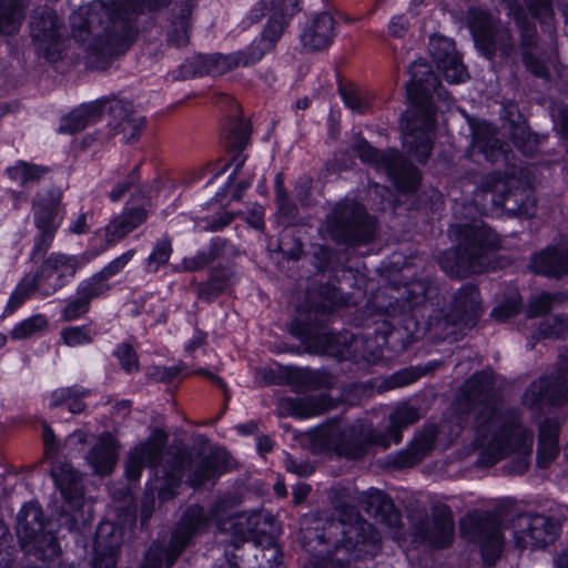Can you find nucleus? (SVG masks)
<instances>
[{
  "mask_svg": "<svg viewBox=\"0 0 568 568\" xmlns=\"http://www.w3.org/2000/svg\"><path fill=\"white\" fill-rule=\"evenodd\" d=\"M106 111L110 133L120 136L124 143H134L144 129V118L134 111L132 104L120 99L102 100Z\"/></svg>",
  "mask_w": 568,
  "mask_h": 568,
  "instance_id": "obj_15",
  "label": "nucleus"
},
{
  "mask_svg": "<svg viewBox=\"0 0 568 568\" xmlns=\"http://www.w3.org/2000/svg\"><path fill=\"white\" fill-rule=\"evenodd\" d=\"M515 540L520 548H544L554 542L560 525L544 515H521L516 523Z\"/></svg>",
  "mask_w": 568,
  "mask_h": 568,
  "instance_id": "obj_16",
  "label": "nucleus"
},
{
  "mask_svg": "<svg viewBox=\"0 0 568 568\" xmlns=\"http://www.w3.org/2000/svg\"><path fill=\"white\" fill-rule=\"evenodd\" d=\"M437 68L450 83H460L469 78L467 69L457 52L447 59L446 62L438 64Z\"/></svg>",
  "mask_w": 568,
  "mask_h": 568,
  "instance_id": "obj_49",
  "label": "nucleus"
},
{
  "mask_svg": "<svg viewBox=\"0 0 568 568\" xmlns=\"http://www.w3.org/2000/svg\"><path fill=\"white\" fill-rule=\"evenodd\" d=\"M61 338L68 346L90 344L93 341L91 331L87 326L65 327L61 331Z\"/></svg>",
  "mask_w": 568,
  "mask_h": 568,
  "instance_id": "obj_59",
  "label": "nucleus"
},
{
  "mask_svg": "<svg viewBox=\"0 0 568 568\" xmlns=\"http://www.w3.org/2000/svg\"><path fill=\"white\" fill-rule=\"evenodd\" d=\"M195 3L193 0H183L173 8V18L168 30V43L172 47H183L190 40V18Z\"/></svg>",
  "mask_w": 568,
  "mask_h": 568,
  "instance_id": "obj_31",
  "label": "nucleus"
},
{
  "mask_svg": "<svg viewBox=\"0 0 568 568\" xmlns=\"http://www.w3.org/2000/svg\"><path fill=\"white\" fill-rule=\"evenodd\" d=\"M30 0H0V33L13 34L19 31Z\"/></svg>",
  "mask_w": 568,
  "mask_h": 568,
  "instance_id": "obj_38",
  "label": "nucleus"
},
{
  "mask_svg": "<svg viewBox=\"0 0 568 568\" xmlns=\"http://www.w3.org/2000/svg\"><path fill=\"white\" fill-rule=\"evenodd\" d=\"M103 113V103L98 100L89 104H82L60 121L58 131L60 133L74 134L94 123Z\"/></svg>",
  "mask_w": 568,
  "mask_h": 568,
  "instance_id": "obj_33",
  "label": "nucleus"
},
{
  "mask_svg": "<svg viewBox=\"0 0 568 568\" xmlns=\"http://www.w3.org/2000/svg\"><path fill=\"white\" fill-rule=\"evenodd\" d=\"M515 23L520 32L519 47L521 50V57L527 52L528 54L539 52L538 33L535 23L528 19V16L520 21H515Z\"/></svg>",
  "mask_w": 568,
  "mask_h": 568,
  "instance_id": "obj_46",
  "label": "nucleus"
},
{
  "mask_svg": "<svg viewBox=\"0 0 568 568\" xmlns=\"http://www.w3.org/2000/svg\"><path fill=\"white\" fill-rule=\"evenodd\" d=\"M44 516L39 505L30 503L23 506L17 516V535L23 542H31L42 532Z\"/></svg>",
  "mask_w": 568,
  "mask_h": 568,
  "instance_id": "obj_36",
  "label": "nucleus"
},
{
  "mask_svg": "<svg viewBox=\"0 0 568 568\" xmlns=\"http://www.w3.org/2000/svg\"><path fill=\"white\" fill-rule=\"evenodd\" d=\"M16 549L12 536L2 520H0V568H11L14 561Z\"/></svg>",
  "mask_w": 568,
  "mask_h": 568,
  "instance_id": "obj_57",
  "label": "nucleus"
},
{
  "mask_svg": "<svg viewBox=\"0 0 568 568\" xmlns=\"http://www.w3.org/2000/svg\"><path fill=\"white\" fill-rule=\"evenodd\" d=\"M438 436V429L435 425L426 426L415 436L409 446L399 452L394 458L396 468H408L420 463L434 448Z\"/></svg>",
  "mask_w": 568,
  "mask_h": 568,
  "instance_id": "obj_27",
  "label": "nucleus"
},
{
  "mask_svg": "<svg viewBox=\"0 0 568 568\" xmlns=\"http://www.w3.org/2000/svg\"><path fill=\"white\" fill-rule=\"evenodd\" d=\"M243 53H231L223 55L220 53L214 54H199L187 60L181 67L183 77L195 75H221L241 65Z\"/></svg>",
  "mask_w": 568,
  "mask_h": 568,
  "instance_id": "obj_22",
  "label": "nucleus"
},
{
  "mask_svg": "<svg viewBox=\"0 0 568 568\" xmlns=\"http://www.w3.org/2000/svg\"><path fill=\"white\" fill-rule=\"evenodd\" d=\"M248 551L245 554V558L253 554L256 560H260L258 565L254 568H275L281 564L282 554L277 547L258 548L256 545H251Z\"/></svg>",
  "mask_w": 568,
  "mask_h": 568,
  "instance_id": "obj_51",
  "label": "nucleus"
},
{
  "mask_svg": "<svg viewBox=\"0 0 568 568\" xmlns=\"http://www.w3.org/2000/svg\"><path fill=\"white\" fill-rule=\"evenodd\" d=\"M285 405L291 415L311 417L326 412L332 407V400L326 394H318L303 398H287Z\"/></svg>",
  "mask_w": 568,
  "mask_h": 568,
  "instance_id": "obj_39",
  "label": "nucleus"
},
{
  "mask_svg": "<svg viewBox=\"0 0 568 568\" xmlns=\"http://www.w3.org/2000/svg\"><path fill=\"white\" fill-rule=\"evenodd\" d=\"M61 203V192L59 190H49L44 194H39L33 203L34 222L40 234L36 239V244L31 253V260L37 261L45 255L55 235V216Z\"/></svg>",
  "mask_w": 568,
  "mask_h": 568,
  "instance_id": "obj_14",
  "label": "nucleus"
},
{
  "mask_svg": "<svg viewBox=\"0 0 568 568\" xmlns=\"http://www.w3.org/2000/svg\"><path fill=\"white\" fill-rule=\"evenodd\" d=\"M115 356L120 361V364L122 368L126 373H132L133 371L139 369V359L138 355L132 347V345L128 343H122L118 346L116 351L114 352Z\"/></svg>",
  "mask_w": 568,
  "mask_h": 568,
  "instance_id": "obj_60",
  "label": "nucleus"
},
{
  "mask_svg": "<svg viewBox=\"0 0 568 568\" xmlns=\"http://www.w3.org/2000/svg\"><path fill=\"white\" fill-rule=\"evenodd\" d=\"M523 403L530 408H540L545 404L568 405V373L557 371L554 377H542L525 390Z\"/></svg>",
  "mask_w": 568,
  "mask_h": 568,
  "instance_id": "obj_17",
  "label": "nucleus"
},
{
  "mask_svg": "<svg viewBox=\"0 0 568 568\" xmlns=\"http://www.w3.org/2000/svg\"><path fill=\"white\" fill-rule=\"evenodd\" d=\"M109 290L110 285H108L105 281L99 276V273H97L79 285L77 294H80L90 303L92 298L102 295Z\"/></svg>",
  "mask_w": 568,
  "mask_h": 568,
  "instance_id": "obj_58",
  "label": "nucleus"
},
{
  "mask_svg": "<svg viewBox=\"0 0 568 568\" xmlns=\"http://www.w3.org/2000/svg\"><path fill=\"white\" fill-rule=\"evenodd\" d=\"M260 519L261 513L250 511L236 514L227 519L220 520V530L231 535L229 540V547L233 548L230 549L231 551L243 554V556L250 552L248 548L244 547V544L253 538L257 530Z\"/></svg>",
  "mask_w": 568,
  "mask_h": 568,
  "instance_id": "obj_23",
  "label": "nucleus"
},
{
  "mask_svg": "<svg viewBox=\"0 0 568 568\" xmlns=\"http://www.w3.org/2000/svg\"><path fill=\"white\" fill-rule=\"evenodd\" d=\"M405 302L409 308L417 306H439L442 304V296L438 285L430 277L414 280L405 286Z\"/></svg>",
  "mask_w": 568,
  "mask_h": 568,
  "instance_id": "obj_32",
  "label": "nucleus"
},
{
  "mask_svg": "<svg viewBox=\"0 0 568 568\" xmlns=\"http://www.w3.org/2000/svg\"><path fill=\"white\" fill-rule=\"evenodd\" d=\"M524 65L530 71L532 74L539 78H548L549 69L540 57L539 52H532L528 54V52L521 57Z\"/></svg>",
  "mask_w": 568,
  "mask_h": 568,
  "instance_id": "obj_63",
  "label": "nucleus"
},
{
  "mask_svg": "<svg viewBox=\"0 0 568 568\" xmlns=\"http://www.w3.org/2000/svg\"><path fill=\"white\" fill-rule=\"evenodd\" d=\"M467 20L476 44L498 24L493 16L481 8H470L467 11Z\"/></svg>",
  "mask_w": 568,
  "mask_h": 568,
  "instance_id": "obj_43",
  "label": "nucleus"
},
{
  "mask_svg": "<svg viewBox=\"0 0 568 568\" xmlns=\"http://www.w3.org/2000/svg\"><path fill=\"white\" fill-rule=\"evenodd\" d=\"M520 311V301L517 296H511L510 298L503 302L500 305L495 307L491 312V316L500 322L506 321L508 318L514 317Z\"/></svg>",
  "mask_w": 568,
  "mask_h": 568,
  "instance_id": "obj_64",
  "label": "nucleus"
},
{
  "mask_svg": "<svg viewBox=\"0 0 568 568\" xmlns=\"http://www.w3.org/2000/svg\"><path fill=\"white\" fill-rule=\"evenodd\" d=\"M51 475L68 507L63 511L72 510L65 524L70 530L79 529L80 524L87 520L83 515L84 490L81 474L70 463L59 462L52 467Z\"/></svg>",
  "mask_w": 568,
  "mask_h": 568,
  "instance_id": "obj_13",
  "label": "nucleus"
},
{
  "mask_svg": "<svg viewBox=\"0 0 568 568\" xmlns=\"http://www.w3.org/2000/svg\"><path fill=\"white\" fill-rule=\"evenodd\" d=\"M287 21L288 19L283 18L281 14L270 16L267 24L265 26L261 37V43H265V49L274 48L287 26Z\"/></svg>",
  "mask_w": 568,
  "mask_h": 568,
  "instance_id": "obj_48",
  "label": "nucleus"
},
{
  "mask_svg": "<svg viewBox=\"0 0 568 568\" xmlns=\"http://www.w3.org/2000/svg\"><path fill=\"white\" fill-rule=\"evenodd\" d=\"M542 337L561 338L568 332V315H555L540 323L538 328Z\"/></svg>",
  "mask_w": 568,
  "mask_h": 568,
  "instance_id": "obj_54",
  "label": "nucleus"
},
{
  "mask_svg": "<svg viewBox=\"0 0 568 568\" xmlns=\"http://www.w3.org/2000/svg\"><path fill=\"white\" fill-rule=\"evenodd\" d=\"M456 409L474 412L475 443L489 464L514 454L509 471L523 474L528 469L534 433L524 426L520 410L503 398L491 372H477L463 384Z\"/></svg>",
  "mask_w": 568,
  "mask_h": 568,
  "instance_id": "obj_1",
  "label": "nucleus"
},
{
  "mask_svg": "<svg viewBox=\"0 0 568 568\" xmlns=\"http://www.w3.org/2000/svg\"><path fill=\"white\" fill-rule=\"evenodd\" d=\"M464 328L460 322L452 318V312L443 314V311L435 310L427 320V334L429 338L440 341L446 339L448 336L455 334V328Z\"/></svg>",
  "mask_w": 568,
  "mask_h": 568,
  "instance_id": "obj_40",
  "label": "nucleus"
},
{
  "mask_svg": "<svg viewBox=\"0 0 568 568\" xmlns=\"http://www.w3.org/2000/svg\"><path fill=\"white\" fill-rule=\"evenodd\" d=\"M428 49L437 65L446 62L447 59L457 52L454 41L443 36H433L429 40Z\"/></svg>",
  "mask_w": 568,
  "mask_h": 568,
  "instance_id": "obj_50",
  "label": "nucleus"
},
{
  "mask_svg": "<svg viewBox=\"0 0 568 568\" xmlns=\"http://www.w3.org/2000/svg\"><path fill=\"white\" fill-rule=\"evenodd\" d=\"M209 527V516L204 508L199 505L187 507L178 524L171 541L170 554L168 555L166 565L171 567L175 558L184 550L190 540L205 531Z\"/></svg>",
  "mask_w": 568,
  "mask_h": 568,
  "instance_id": "obj_18",
  "label": "nucleus"
},
{
  "mask_svg": "<svg viewBox=\"0 0 568 568\" xmlns=\"http://www.w3.org/2000/svg\"><path fill=\"white\" fill-rule=\"evenodd\" d=\"M369 505L374 508V516L377 521L389 528H399L402 518L399 511L395 508L390 498L383 494H376L371 497Z\"/></svg>",
  "mask_w": 568,
  "mask_h": 568,
  "instance_id": "obj_41",
  "label": "nucleus"
},
{
  "mask_svg": "<svg viewBox=\"0 0 568 568\" xmlns=\"http://www.w3.org/2000/svg\"><path fill=\"white\" fill-rule=\"evenodd\" d=\"M481 187L485 191L499 192L503 196V200L498 203L503 205L507 211L518 213L521 212V205L526 199V192L524 189H506V185L500 181L495 182L494 185H491L488 179L483 182Z\"/></svg>",
  "mask_w": 568,
  "mask_h": 568,
  "instance_id": "obj_42",
  "label": "nucleus"
},
{
  "mask_svg": "<svg viewBox=\"0 0 568 568\" xmlns=\"http://www.w3.org/2000/svg\"><path fill=\"white\" fill-rule=\"evenodd\" d=\"M42 282L37 275L24 276L11 294L6 307V313H13L30 295L41 287Z\"/></svg>",
  "mask_w": 568,
  "mask_h": 568,
  "instance_id": "obj_45",
  "label": "nucleus"
},
{
  "mask_svg": "<svg viewBox=\"0 0 568 568\" xmlns=\"http://www.w3.org/2000/svg\"><path fill=\"white\" fill-rule=\"evenodd\" d=\"M418 530L420 537L430 546L448 547L454 538V520L450 508L442 503L435 504L432 508V521L422 523Z\"/></svg>",
  "mask_w": 568,
  "mask_h": 568,
  "instance_id": "obj_21",
  "label": "nucleus"
},
{
  "mask_svg": "<svg viewBox=\"0 0 568 568\" xmlns=\"http://www.w3.org/2000/svg\"><path fill=\"white\" fill-rule=\"evenodd\" d=\"M565 296L562 294H550L541 293L532 297L529 302L528 316L536 317L548 313L552 305L556 303H562Z\"/></svg>",
  "mask_w": 568,
  "mask_h": 568,
  "instance_id": "obj_52",
  "label": "nucleus"
},
{
  "mask_svg": "<svg viewBox=\"0 0 568 568\" xmlns=\"http://www.w3.org/2000/svg\"><path fill=\"white\" fill-rule=\"evenodd\" d=\"M353 151L363 162L371 164L377 171L385 172L398 191L413 193L418 189L420 184L418 170L398 151L394 149L379 151L365 140L356 142Z\"/></svg>",
  "mask_w": 568,
  "mask_h": 568,
  "instance_id": "obj_10",
  "label": "nucleus"
},
{
  "mask_svg": "<svg viewBox=\"0 0 568 568\" xmlns=\"http://www.w3.org/2000/svg\"><path fill=\"white\" fill-rule=\"evenodd\" d=\"M473 148L483 153L490 163H498L506 160L505 144L494 136H483L476 133Z\"/></svg>",
  "mask_w": 568,
  "mask_h": 568,
  "instance_id": "obj_44",
  "label": "nucleus"
},
{
  "mask_svg": "<svg viewBox=\"0 0 568 568\" xmlns=\"http://www.w3.org/2000/svg\"><path fill=\"white\" fill-rule=\"evenodd\" d=\"M337 530L342 535V539H337L336 547L338 548L341 542L356 560L373 558L382 549L379 534L354 506L349 505L342 506L337 510V517L327 523L323 532H320L318 528H306L303 531L302 542L310 546L316 541L320 546H324L326 538L335 535Z\"/></svg>",
  "mask_w": 568,
  "mask_h": 568,
  "instance_id": "obj_7",
  "label": "nucleus"
},
{
  "mask_svg": "<svg viewBox=\"0 0 568 568\" xmlns=\"http://www.w3.org/2000/svg\"><path fill=\"white\" fill-rule=\"evenodd\" d=\"M48 325V321L43 315H34L19 325H17L12 332L11 337L14 339H24L31 336L32 334L44 329Z\"/></svg>",
  "mask_w": 568,
  "mask_h": 568,
  "instance_id": "obj_56",
  "label": "nucleus"
},
{
  "mask_svg": "<svg viewBox=\"0 0 568 568\" xmlns=\"http://www.w3.org/2000/svg\"><path fill=\"white\" fill-rule=\"evenodd\" d=\"M313 448L323 450H333L339 456L348 459L362 458L369 445H376L384 449L389 447V440L381 430H376L372 425L357 422L353 425L343 427L334 422L318 427L312 433Z\"/></svg>",
  "mask_w": 568,
  "mask_h": 568,
  "instance_id": "obj_8",
  "label": "nucleus"
},
{
  "mask_svg": "<svg viewBox=\"0 0 568 568\" xmlns=\"http://www.w3.org/2000/svg\"><path fill=\"white\" fill-rule=\"evenodd\" d=\"M148 217V211L141 207L126 209L105 227V242L113 245L141 225Z\"/></svg>",
  "mask_w": 568,
  "mask_h": 568,
  "instance_id": "obj_30",
  "label": "nucleus"
},
{
  "mask_svg": "<svg viewBox=\"0 0 568 568\" xmlns=\"http://www.w3.org/2000/svg\"><path fill=\"white\" fill-rule=\"evenodd\" d=\"M116 457V442L110 433H105L90 449L87 459L97 474L104 476L112 471Z\"/></svg>",
  "mask_w": 568,
  "mask_h": 568,
  "instance_id": "obj_35",
  "label": "nucleus"
},
{
  "mask_svg": "<svg viewBox=\"0 0 568 568\" xmlns=\"http://www.w3.org/2000/svg\"><path fill=\"white\" fill-rule=\"evenodd\" d=\"M409 73L410 80L406 83V92L413 108L403 114L400 125L408 153L419 163H424L433 150L435 119L432 95H440V82L423 59L412 63Z\"/></svg>",
  "mask_w": 568,
  "mask_h": 568,
  "instance_id": "obj_4",
  "label": "nucleus"
},
{
  "mask_svg": "<svg viewBox=\"0 0 568 568\" xmlns=\"http://www.w3.org/2000/svg\"><path fill=\"white\" fill-rule=\"evenodd\" d=\"M318 295L321 301L313 302L307 318H295L292 333L302 339L310 353L325 354L339 359L355 357L362 342L358 337L348 332L332 334L325 328L335 308L345 303L339 290L331 285L321 286Z\"/></svg>",
  "mask_w": 568,
  "mask_h": 568,
  "instance_id": "obj_5",
  "label": "nucleus"
},
{
  "mask_svg": "<svg viewBox=\"0 0 568 568\" xmlns=\"http://www.w3.org/2000/svg\"><path fill=\"white\" fill-rule=\"evenodd\" d=\"M476 47L489 60L497 52L504 58H510L515 52V39L509 28L498 23L489 34L479 39Z\"/></svg>",
  "mask_w": 568,
  "mask_h": 568,
  "instance_id": "obj_29",
  "label": "nucleus"
},
{
  "mask_svg": "<svg viewBox=\"0 0 568 568\" xmlns=\"http://www.w3.org/2000/svg\"><path fill=\"white\" fill-rule=\"evenodd\" d=\"M325 230L336 243L359 245L375 239L376 223L363 205L353 200H344L326 216Z\"/></svg>",
  "mask_w": 568,
  "mask_h": 568,
  "instance_id": "obj_9",
  "label": "nucleus"
},
{
  "mask_svg": "<svg viewBox=\"0 0 568 568\" xmlns=\"http://www.w3.org/2000/svg\"><path fill=\"white\" fill-rule=\"evenodd\" d=\"M30 36L39 53L48 61L55 62L60 59L67 27L64 20L53 9L41 7L32 11Z\"/></svg>",
  "mask_w": 568,
  "mask_h": 568,
  "instance_id": "obj_12",
  "label": "nucleus"
},
{
  "mask_svg": "<svg viewBox=\"0 0 568 568\" xmlns=\"http://www.w3.org/2000/svg\"><path fill=\"white\" fill-rule=\"evenodd\" d=\"M384 328L377 331L386 345L394 346L395 343L408 344L423 338L427 334V322L419 323L416 315L404 312L400 317L393 316L390 321L384 322Z\"/></svg>",
  "mask_w": 568,
  "mask_h": 568,
  "instance_id": "obj_20",
  "label": "nucleus"
},
{
  "mask_svg": "<svg viewBox=\"0 0 568 568\" xmlns=\"http://www.w3.org/2000/svg\"><path fill=\"white\" fill-rule=\"evenodd\" d=\"M336 21L328 12H318L305 23L301 41L305 50L320 51L329 47L335 37Z\"/></svg>",
  "mask_w": 568,
  "mask_h": 568,
  "instance_id": "obj_24",
  "label": "nucleus"
},
{
  "mask_svg": "<svg viewBox=\"0 0 568 568\" xmlns=\"http://www.w3.org/2000/svg\"><path fill=\"white\" fill-rule=\"evenodd\" d=\"M172 254V244L169 237L159 240L150 256L148 257V270L150 272H158L160 266L165 265Z\"/></svg>",
  "mask_w": 568,
  "mask_h": 568,
  "instance_id": "obj_53",
  "label": "nucleus"
},
{
  "mask_svg": "<svg viewBox=\"0 0 568 568\" xmlns=\"http://www.w3.org/2000/svg\"><path fill=\"white\" fill-rule=\"evenodd\" d=\"M48 172L49 169L45 166H38L26 162H20L18 165L8 169L10 179L20 182L22 185L28 182L38 181Z\"/></svg>",
  "mask_w": 568,
  "mask_h": 568,
  "instance_id": "obj_47",
  "label": "nucleus"
},
{
  "mask_svg": "<svg viewBox=\"0 0 568 568\" xmlns=\"http://www.w3.org/2000/svg\"><path fill=\"white\" fill-rule=\"evenodd\" d=\"M168 439V434L156 428L145 442L130 450L126 459V476L131 480L139 479L145 466L154 468L155 479L149 488L151 496L146 490L141 506L142 525L152 516L154 491L158 493L161 501H166L175 496L186 471L189 473L187 483L197 487L216 478L224 470V462L217 454L192 457L186 448L178 446H170L163 450Z\"/></svg>",
  "mask_w": 568,
  "mask_h": 568,
  "instance_id": "obj_2",
  "label": "nucleus"
},
{
  "mask_svg": "<svg viewBox=\"0 0 568 568\" xmlns=\"http://www.w3.org/2000/svg\"><path fill=\"white\" fill-rule=\"evenodd\" d=\"M510 135L515 146L523 153L530 154L534 152L536 138L525 123L513 124Z\"/></svg>",
  "mask_w": 568,
  "mask_h": 568,
  "instance_id": "obj_55",
  "label": "nucleus"
},
{
  "mask_svg": "<svg viewBox=\"0 0 568 568\" xmlns=\"http://www.w3.org/2000/svg\"><path fill=\"white\" fill-rule=\"evenodd\" d=\"M123 542L122 529L115 524L99 525L94 541V559L91 568H115Z\"/></svg>",
  "mask_w": 568,
  "mask_h": 568,
  "instance_id": "obj_19",
  "label": "nucleus"
},
{
  "mask_svg": "<svg viewBox=\"0 0 568 568\" xmlns=\"http://www.w3.org/2000/svg\"><path fill=\"white\" fill-rule=\"evenodd\" d=\"M462 535L479 546L485 562L495 565L505 545L500 516L489 511L475 510L459 523Z\"/></svg>",
  "mask_w": 568,
  "mask_h": 568,
  "instance_id": "obj_11",
  "label": "nucleus"
},
{
  "mask_svg": "<svg viewBox=\"0 0 568 568\" xmlns=\"http://www.w3.org/2000/svg\"><path fill=\"white\" fill-rule=\"evenodd\" d=\"M449 311L452 318L460 322L464 328L473 327L481 315V298L473 284L463 285L455 294Z\"/></svg>",
  "mask_w": 568,
  "mask_h": 568,
  "instance_id": "obj_25",
  "label": "nucleus"
},
{
  "mask_svg": "<svg viewBox=\"0 0 568 568\" xmlns=\"http://www.w3.org/2000/svg\"><path fill=\"white\" fill-rule=\"evenodd\" d=\"M530 268L547 277L560 278L568 274V242L548 246L531 257Z\"/></svg>",
  "mask_w": 568,
  "mask_h": 568,
  "instance_id": "obj_26",
  "label": "nucleus"
},
{
  "mask_svg": "<svg viewBox=\"0 0 568 568\" xmlns=\"http://www.w3.org/2000/svg\"><path fill=\"white\" fill-rule=\"evenodd\" d=\"M78 267L75 257L68 256L60 253H52L47 260L43 261L39 272L36 274L43 283L48 281L53 274H58L57 282L50 284L49 288L43 292L44 295L61 288L65 283V277L74 276Z\"/></svg>",
  "mask_w": 568,
  "mask_h": 568,
  "instance_id": "obj_28",
  "label": "nucleus"
},
{
  "mask_svg": "<svg viewBox=\"0 0 568 568\" xmlns=\"http://www.w3.org/2000/svg\"><path fill=\"white\" fill-rule=\"evenodd\" d=\"M170 1L113 0L110 7L102 0H93L70 16L72 34L77 41L88 43L89 63L98 70H105L114 57L131 45L135 37L132 18L144 8L155 10Z\"/></svg>",
  "mask_w": 568,
  "mask_h": 568,
  "instance_id": "obj_3",
  "label": "nucleus"
},
{
  "mask_svg": "<svg viewBox=\"0 0 568 568\" xmlns=\"http://www.w3.org/2000/svg\"><path fill=\"white\" fill-rule=\"evenodd\" d=\"M448 235L456 243L439 260L440 268L452 277H466L484 272L489 256L501 248L498 235L485 224H454Z\"/></svg>",
  "mask_w": 568,
  "mask_h": 568,
  "instance_id": "obj_6",
  "label": "nucleus"
},
{
  "mask_svg": "<svg viewBox=\"0 0 568 568\" xmlns=\"http://www.w3.org/2000/svg\"><path fill=\"white\" fill-rule=\"evenodd\" d=\"M252 129L248 120L239 114L230 115L223 124L224 148L239 155L248 144Z\"/></svg>",
  "mask_w": 568,
  "mask_h": 568,
  "instance_id": "obj_34",
  "label": "nucleus"
},
{
  "mask_svg": "<svg viewBox=\"0 0 568 568\" xmlns=\"http://www.w3.org/2000/svg\"><path fill=\"white\" fill-rule=\"evenodd\" d=\"M420 418L419 409L406 403L398 405L389 415V426L385 432L386 439L392 444H399L402 442V429L415 424Z\"/></svg>",
  "mask_w": 568,
  "mask_h": 568,
  "instance_id": "obj_37",
  "label": "nucleus"
},
{
  "mask_svg": "<svg viewBox=\"0 0 568 568\" xmlns=\"http://www.w3.org/2000/svg\"><path fill=\"white\" fill-rule=\"evenodd\" d=\"M278 248L290 260H297L303 253L302 242L290 233L281 236Z\"/></svg>",
  "mask_w": 568,
  "mask_h": 568,
  "instance_id": "obj_62",
  "label": "nucleus"
},
{
  "mask_svg": "<svg viewBox=\"0 0 568 568\" xmlns=\"http://www.w3.org/2000/svg\"><path fill=\"white\" fill-rule=\"evenodd\" d=\"M135 255V250H129L122 255L118 256L113 261H111L102 271L99 272V276L102 277L105 282L119 274L128 263Z\"/></svg>",
  "mask_w": 568,
  "mask_h": 568,
  "instance_id": "obj_61",
  "label": "nucleus"
}]
</instances>
